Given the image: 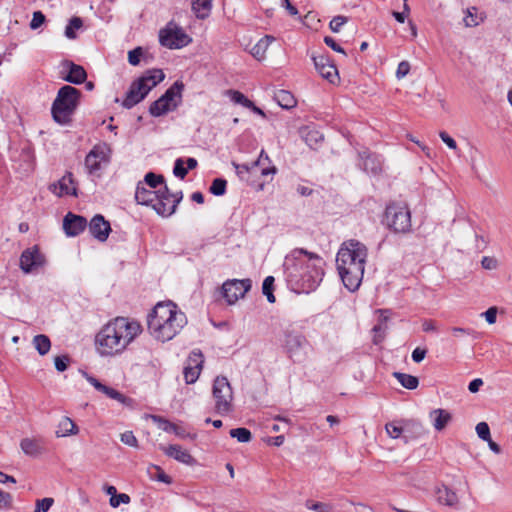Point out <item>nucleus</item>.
Masks as SVG:
<instances>
[{"label": "nucleus", "instance_id": "obj_5", "mask_svg": "<svg viewBox=\"0 0 512 512\" xmlns=\"http://www.w3.org/2000/svg\"><path fill=\"white\" fill-rule=\"evenodd\" d=\"M165 75L161 69H150L130 85L122 102L123 107L130 109L140 103Z\"/></svg>", "mask_w": 512, "mask_h": 512}, {"label": "nucleus", "instance_id": "obj_27", "mask_svg": "<svg viewBox=\"0 0 512 512\" xmlns=\"http://www.w3.org/2000/svg\"><path fill=\"white\" fill-rule=\"evenodd\" d=\"M190 361H193L194 366L189 364L188 366H186L184 368V371H183L184 379L187 384H193L197 381V379L200 375V371L202 368V362H203L202 360L193 359L192 357H190Z\"/></svg>", "mask_w": 512, "mask_h": 512}, {"label": "nucleus", "instance_id": "obj_20", "mask_svg": "<svg viewBox=\"0 0 512 512\" xmlns=\"http://www.w3.org/2000/svg\"><path fill=\"white\" fill-rule=\"evenodd\" d=\"M63 67L68 70L67 75L62 77L64 81L75 85L85 82L87 73L81 65L75 64L72 61H65Z\"/></svg>", "mask_w": 512, "mask_h": 512}, {"label": "nucleus", "instance_id": "obj_33", "mask_svg": "<svg viewBox=\"0 0 512 512\" xmlns=\"http://www.w3.org/2000/svg\"><path fill=\"white\" fill-rule=\"evenodd\" d=\"M393 376L406 389L414 390L419 385V380L416 376L406 374V373H401V372H394Z\"/></svg>", "mask_w": 512, "mask_h": 512}, {"label": "nucleus", "instance_id": "obj_51", "mask_svg": "<svg viewBox=\"0 0 512 512\" xmlns=\"http://www.w3.org/2000/svg\"><path fill=\"white\" fill-rule=\"evenodd\" d=\"M70 358L67 355L56 356L54 358V365L57 371L64 372L69 365Z\"/></svg>", "mask_w": 512, "mask_h": 512}, {"label": "nucleus", "instance_id": "obj_54", "mask_svg": "<svg viewBox=\"0 0 512 512\" xmlns=\"http://www.w3.org/2000/svg\"><path fill=\"white\" fill-rule=\"evenodd\" d=\"M45 22V15L41 11H35L30 22L32 30L38 29Z\"/></svg>", "mask_w": 512, "mask_h": 512}, {"label": "nucleus", "instance_id": "obj_44", "mask_svg": "<svg viewBox=\"0 0 512 512\" xmlns=\"http://www.w3.org/2000/svg\"><path fill=\"white\" fill-rule=\"evenodd\" d=\"M228 94L231 96V100L234 103L240 104L246 108H248V106H252V101L248 99L243 93L235 90H229Z\"/></svg>", "mask_w": 512, "mask_h": 512}, {"label": "nucleus", "instance_id": "obj_46", "mask_svg": "<svg viewBox=\"0 0 512 512\" xmlns=\"http://www.w3.org/2000/svg\"><path fill=\"white\" fill-rule=\"evenodd\" d=\"M387 434L393 438H399L402 434L404 435V425L399 426L396 422H390L385 425Z\"/></svg>", "mask_w": 512, "mask_h": 512}, {"label": "nucleus", "instance_id": "obj_19", "mask_svg": "<svg viewBox=\"0 0 512 512\" xmlns=\"http://www.w3.org/2000/svg\"><path fill=\"white\" fill-rule=\"evenodd\" d=\"M87 226V220L82 217L69 212L63 220V229L68 236H77Z\"/></svg>", "mask_w": 512, "mask_h": 512}, {"label": "nucleus", "instance_id": "obj_25", "mask_svg": "<svg viewBox=\"0 0 512 512\" xmlns=\"http://www.w3.org/2000/svg\"><path fill=\"white\" fill-rule=\"evenodd\" d=\"M436 498L438 503L448 507L456 508L459 504V497L457 493L446 485L437 487Z\"/></svg>", "mask_w": 512, "mask_h": 512}, {"label": "nucleus", "instance_id": "obj_16", "mask_svg": "<svg viewBox=\"0 0 512 512\" xmlns=\"http://www.w3.org/2000/svg\"><path fill=\"white\" fill-rule=\"evenodd\" d=\"M312 60L317 72L330 83L338 79V70L326 55H313Z\"/></svg>", "mask_w": 512, "mask_h": 512}, {"label": "nucleus", "instance_id": "obj_38", "mask_svg": "<svg viewBox=\"0 0 512 512\" xmlns=\"http://www.w3.org/2000/svg\"><path fill=\"white\" fill-rule=\"evenodd\" d=\"M83 26V21L79 17H72L65 28V36L68 39L76 38V30H79Z\"/></svg>", "mask_w": 512, "mask_h": 512}, {"label": "nucleus", "instance_id": "obj_39", "mask_svg": "<svg viewBox=\"0 0 512 512\" xmlns=\"http://www.w3.org/2000/svg\"><path fill=\"white\" fill-rule=\"evenodd\" d=\"M233 167L241 180H248V175L255 169L253 162L250 164H238L236 162H232Z\"/></svg>", "mask_w": 512, "mask_h": 512}, {"label": "nucleus", "instance_id": "obj_43", "mask_svg": "<svg viewBox=\"0 0 512 512\" xmlns=\"http://www.w3.org/2000/svg\"><path fill=\"white\" fill-rule=\"evenodd\" d=\"M144 185L149 186L151 189L157 188L159 185L164 183V178L161 175H156L152 172H149L144 177Z\"/></svg>", "mask_w": 512, "mask_h": 512}, {"label": "nucleus", "instance_id": "obj_10", "mask_svg": "<svg viewBox=\"0 0 512 512\" xmlns=\"http://www.w3.org/2000/svg\"><path fill=\"white\" fill-rule=\"evenodd\" d=\"M191 41L185 31L172 21L159 31V42L168 49L183 48Z\"/></svg>", "mask_w": 512, "mask_h": 512}, {"label": "nucleus", "instance_id": "obj_49", "mask_svg": "<svg viewBox=\"0 0 512 512\" xmlns=\"http://www.w3.org/2000/svg\"><path fill=\"white\" fill-rule=\"evenodd\" d=\"M475 430H476L478 437L481 440L487 441V440H489V438H491L490 428L486 422H479L476 425Z\"/></svg>", "mask_w": 512, "mask_h": 512}, {"label": "nucleus", "instance_id": "obj_57", "mask_svg": "<svg viewBox=\"0 0 512 512\" xmlns=\"http://www.w3.org/2000/svg\"><path fill=\"white\" fill-rule=\"evenodd\" d=\"M410 71V64L408 61H401L399 64H398V67H397V70H396V77L398 79H402L404 78L405 76L408 75Z\"/></svg>", "mask_w": 512, "mask_h": 512}, {"label": "nucleus", "instance_id": "obj_12", "mask_svg": "<svg viewBox=\"0 0 512 512\" xmlns=\"http://www.w3.org/2000/svg\"><path fill=\"white\" fill-rule=\"evenodd\" d=\"M252 282L250 279H230L223 283L221 291L226 302L229 305L235 304L240 298L251 289Z\"/></svg>", "mask_w": 512, "mask_h": 512}, {"label": "nucleus", "instance_id": "obj_34", "mask_svg": "<svg viewBox=\"0 0 512 512\" xmlns=\"http://www.w3.org/2000/svg\"><path fill=\"white\" fill-rule=\"evenodd\" d=\"M464 14L463 22L466 27H475L483 21V18L478 14L476 7L467 8Z\"/></svg>", "mask_w": 512, "mask_h": 512}, {"label": "nucleus", "instance_id": "obj_60", "mask_svg": "<svg viewBox=\"0 0 512 512\" xmlns=\"http://www.w3.org/2000/svg\"><path fill=\"white\" fill-rule=\"evenodd\" d=\"M324 42H325V44H326L328 47H330V48H331L332 50H334L335 52L342 53V54L346 55V53H345V51L343 50V48H342L340 45H338V44L336 43V41H335L332 37H330V36H326V37L324 38Z\"/></svg>", "mask_w": 512, "mask_h": 512}, {"label": "nucleus", "instance_id": "obj_3", "mask_svg": "<svg viewBox=\"0 0 512 512\" xmlns=\"http://www.w3.org/2000/svg\"><path fill=\"white\" fill-rule=\"evenodd\" d=\"M367 247L354 239L344 242L336 256L338 273L344 286L354 291L358 289L364 275Z\"/></svg>", "mask_w": 512, "mask_h": 512}, {"label": "nucleus", "instance_id": "obj_37", "mask_svg": "<svg viewBox=\"0 0 512 512\" xmlns=\"http://www.w3.org/2000/svg\"><path fill=\"white\" fill-rule=\"evenodd\" d=\"M362 167L365 171L377 174L381 171V164L376 156L367 155L363 158Z\"/></svg>", "mask_w": 512, "mask_h": 512}, {"label": "nucleus", "instance_id": "obj_47", "mask_svg": "<svg viewBox=\"0 0 512 512\" xmlns=\"http://www.w3.org/2000/svg\"><path fill=\"white\" fill-rule=\"evenodd\" d=\"M152 419L155 423L158 424V427L166 432H174L177 433V426L168 420L160 417V416H152Z\"/></svg>", "mask_w": 512, "mask_h": 512}, {"label": "nucleus", "instance_id": "obj_4", "mask_svg": "<svg viewBox=\"0 0 512 512\" xmlns=\"http://www.w3.org/2000/svg\"><path fill=\"white\" fill-rule=\"evenodd\" d=\"M187 324L185 314L171 301L158 303L148 317V329L157 340L173 339Z\"/></svg>", "mask_w": 512, "mask_h": 512}, {"label": "nucleus", "instance_id": "obj_14", "mask_svg": "<svg viewBox=\"0 0 512 512\" xmlns=\"http://www.w3.org/2000/svg\"><path fill=\"white\" fill-rule=\"evenodd\" d=\"M84 378L100 393L104 394L106 397L113 399L125 406H130L132 404V399L126 397L124 394L119 392L118 390L109 387L103 383H101L95 377L89 375L86 372L82 373Z\"/></svg>", "mask_w": 512, "mask_h": 512}, {"label": "nucleus", "instance_id": "obj_58", "mask_svg": "<svg viewBox=\"0 0 512 512\" xmlns=\"http://www.w3.org/2000/svg\"><path fill=\"white\" fill-rule=\"evenodd\" d=\"M12 505V496L10 493L0 489V509L10 508Z\"/></svg>", "mask_w": 512, "mask_h": 512}, {"label": "nucleus", "instance_id": "obj_13", "mask_svg": "<svg viewBox=\"0 0 512 512\" xmlns=\"http://www.w3.org/2000/svg\"><path fill=\"white\" fill-rule=\"evenodd\" d=\"M182 199V192L170 193L167 186L164 185L160 188V193L156 202L153 204V209L161 216L172 215L178 203Z\"/></svg>", "mask_w": 512, "mask_h": 512}, {"label": "nucleus", "instance_id": "obj_23", "mask_svg": "<svg viewBox=\"0 0 512 512\" xmlns=\"http://www.w3.org/2000/svg\"><path fill=\"white\" fill-rule=\"evenodd\" d=\"M426 433L427 430L420 421L414 419L404 421L403 439L405 443H408L412 439L420 438Z\"/></svg>", "mask_w": 512, "mask_h": 512}, {"label": "nucleus", "instance_id": "obj_18", "mask_svg": "<svg viewBox=\"0 0 512 512\" xmlns=\"http://www.w3.org/2000/svg\"><path fill=\"white\" fill-rule=\"evenodd\" d=\"M89 231L97 240L104 242L111 231L110 223L100 214L95 215L89 223Z\"/></svg>", "mask_w": 512, "mask_h": 512}, {"label": "nucleus", "instance_id": "obj_15", "mask_svg": "<svg viewBox=\"0 0 512 512\" xmlns=\"http://www.w3.org/2000/svg\"><path fill=\"white\" fill-rule=\"evenodd\" d=\"M44 263L45 258L36 246L24 250L20 257V268L25 273L32 272L33 270L43 266Z\"/></svg>", "mask_w": 512, "mask_h": 512}, {"label": "nucleus", "instance_id": "obj_26", "mask_svg": "<svg viewBox=\"0 0 512 512\" xmlns=\"http://www.w3.org/2000/svg\"><path fill=\"white\" fill-rule=\"evenodd\" d=\"M429 418L435 430L442 431L451 421L452 416L447 410L438 408L429 413Z\"/></svg>", "mask_w": 512, "mask_h": 512}, {"label": "nucleus", "instance_id": "obj_8", "mask_svg": "<svg viewBox=\"0 0 512 512\" xmlns=\"http://www.w3.org/2000/svg\"><path fill=\"white\" fill-rule=\"evenodd\" d=\"M213 398L215 400V412L222 416L232 411L233 391L226 377L218 376L213 383Z\"/></svg>", "mask_w": 512, "mask_h": 512}, {"label": "nucleus", "instance_id": "obj_59", "mask_svg": "<svg viewBox=\"0 0 512 512\" xmlns=\"http://www.w3.org/2000/svg\"><path fill=\"white\" fill-rule=\"evenodd\" d=\"M439 136L441 138V140L450 148V149H453V150H456L457 149V143L456 141L448 135V133H446L445 131H441L439 133Z\"/></svg>", "mask_w": 512, "mask_h": 512}, {"label": "nucleus", "instance_id": "obj_36", "mask_svg": "<svg viewBox=\"0 0 512 512\" xmlns=\"http://www.w3.org/2000/svg\"><path fill=\"white\" fill-rule=\"evenodd\" d=\"M147 473L149 475V478L151 480L163 482L165 484H171L172 479L170 476H168L159 466L157 465H150L147 468Z\"/></svg>", "mask_w": 512, "mask_h": 512}, {"label": "nucleus", "instance_id": "obj_62", "mask_svg": "<svg viewBox=\"0 0 512 512\" xmlns=\"http://www.w3.org/2000/svg\"><path fill=\"white\" fill-rule=\"evenodd\" d=\"M489 324H494L497 318V308L490 307L482 314Z\"/></svg>", "mask_w": 512, "mask_h": 512}, {"label": "nucleus", "instance_id": "obj_6", "mask_svg": "<svg viewBox=\"0 0 512 512\" xmlns=\"http://www.w3.org/2000/svg\"><path fill=\"white\" fill-rule=\"evenodd\" d=\"M80 96L81 92L70 85H65L58 90L51 108L55 122L65 125L71 121V117L79 104Z\"/></svg>", "mask_w": 512, "mask_h": 512}, {"label": "nucleus", "instance_id": "obj_35", "mask_svg": "<svg viewBox=\"0 0 512 512\" xmlns=\"http://www.w3.org/2000/svg\"><path fill=\"white\" fill-rule=\"evenodd\" d=\"M33 345L41 356L46 355L51 348V341L48 336L39 334L34 336Z\"/></svg>", "mask_w": 512, "mask_h": 512}, {"label": "nucleus", "instance_id": "obj_17", "mask_svg": "<svg viewBox=\"0 0 512 512\" xmlns=\"http://www.w3.org/2000/svg\"><path fill=\"white\" fill-rule=\"evenodd\" d=\"M50 190L59 197L64 195L77 196V187L74 183L72 173H66L58 182L51 184Z\"/></svg>", "mask_w": 512, "mask_h": 512}, {"label": "nucleus", "instance_id": "obj_55", "mask_svg": "<svg viewBox=\"0 0 512 512\" xmlns=\"http://www.w3.org/2000/svg\"><path fill=\"white\" fill-rule=\"evenodd\" d=\"M142 54H143V51H142L141 47H137V48L129 51L128 52V62L133 66L138 65Z\"/></svg>", "mask_w": 512, "mask_h": 512}, {"label": "nucleus", "instance_id": "obj_45", "mask_svg": "<svg viewBox=\"0 0 512 512\" xmlns=\"http://www.w3.org/2000/svg\"><path fill=\"white\" fill-rule=\"evenodd\" d=\"M305 506L316 512H333V506L328 503L323 502H313L311 500H307Z\"/></svg>", "mask_w": 512, "mask_h": 512}, {"label": "nucleus", "instance_id": "obj_28", "mask_svg": "<svg viewBox=\"0 0 512 512\" xmlns=\"http://www.w3.org/2000/svg\"><path fill=\"white\" fill-rule=\"evenodd\" d=\"M78 433V427L69 417H63L56 430L57 437H66L69 435H76Z\"/></svg>", "mask_w": 512, "mask_h": 512}, {"label": "nucleus", "instance_id": "obj_31", "mask_svg": "<svg viewBox=\"0 0 512 512\" xmlns=\"http://www.w3.org/2000/svg\"><path fill=\"white\" fill-rule=\"evenodd\" d=\"M21 450L28 456L36 457L41 453V447L36 439L24 438L20 442Z\"/></svg>", "mask_w": 512, "mask_h": 512}, {"label": "nucleus", "instance_id": "obj_63", "mask_svg": "<svg viewBox=\"0 0 512 512\" xmlns=\"http://www.w3.org/2000/svg\"><path fill=\"white\" fill-rule=\"evenodd\" d=\"M426 349H422L420 347H417L412 352V360L416 363H420L426 356Z\"/></svg>", "mask_w": 512, "mask_h": 512}, {"label": "nucleus", "instance_id": "obj_41", "mask_svg": "<svg viewBox=\"0 0 512 512\" xmlns=\"http://www.w3.org/2000/svg\"><path fill=\"white\" fill-rule=\"evenodd\" d=\"M273 284H274V277L273 276H267L262 284V292L267 297V300L270 303L275 302V296L273 294Z\"/></svg>", "mask_w": 512, "mask_h": 512}, {"label": "nucleus", "instance_id": "obj_1", "mask_svg": "<svg viewBox=\"0 0 512 512\" xmlns=\"http://www.w3.org/2000/svg\"><path fill=\"white\" fill-rule=\"evenodd\" d=\"M324 259L303 248L292 250L285 258L284 273L290 288L298 293L315 290L324 277Z\"/></svg>", "mask_w": 512, "mask_h": 512}, {"label": "nucleus", "instance_id": "obj_50", "mask_svg": "<svg viewBox=\"0 0 512 512\" xmlns=\"http://www.w3.org/2000/svg\"><path fill=\"white\" fill-rule=\"evenodd\" d=\"M173 173H174V175L176 177H178L180 179H184L185 178V176L188 173V169L184 168V161H183V159H181V158L176 159L175 164H174V168H173Z\"/></svg>", "mask_w": 512, "mask_h": 512}, {"label": "nucleus", "instance_id": "obj_21", "mask_svg": "<svg viewBox=\"0 0 512 512\" xmlns=\"http://www.w3.org/2000/svg\"><path fill=\"white\" fill-rule=\"evenodd\" d=\"M305 343L306 338L301 333L292 330H286L284 332V347L291 357L296 354Z\"/></svg>", "mask_w": 512, "mask_h": 512}, {"label": "nucleus", "instance_id": "obj_11", "mask_svg": "<svg viewBox=\"0 0 512 512\" xmlns=\"http://www.w3.org/2000/svg\"><path fill=\"white\" fill-rule=\"evenodd\" d=\"M111 152L110 146L105 142L94 145L85 157L87 172L95 174L102 168V165H107L110 162Z\"/></svg>", "mask_w": 512, "mask_h": 512}, {"label": "nucleus", "instance_id": "obj_32", "mask_svg": "<svg viewBox=\"0 0 512 512\" xmlns=\"http://www.w3.org/2000/svg\"><path fill=\"white\" fill-rule=\"evenodd\" d=\"M278 105L284 109H291L296 106L295 97L286 90H280L275 94Z\"/></svg>", "mask_w": 512, "mask_h": 512}, {"label": "nucleus", "instance_id": "obj_9", "mask_svg": "<svg viewBox=\"0 0 512 512\" xmlns=\"http://www.w3.org/2000/svg\"><path fill=\"white\" fill-rule=\"evenodd\" d=\"M387 226L396 233H406L411 229V214L406 205L391 204L385 212Z\"/></svg>", "mask_w": 512, "mask_h": 512}, {"label": "nucleus", "instance_id": "obj_24", "mask_svg": "<svg viewBox=\"0 0 512 512\" xmlns=\"http://www.w3.org/2000/svg\"><path fill=\"white\" fill-rule=\"evenodd\" d=\"M164 452L167 456L183 464L192 466L196 463V460L192 457V455L186 449H183L180 445H169L164 449Z\"/></svg>", "mask_w": 512, "mask_h": 512}, {"label": "nucleus", "instance_id": "obj_2", "mask_svg": "<svg viewBox=\"0 0 512 512\" xmlns=\"http://www.w3.org/2000/svg\"><path fill=\"white\" fill-rule=\"evenodd\" d=\"M142 332L139 322L116 317L96 334L95 345L100 355L112 356L123 352Z\"/></svg>", "mask_w": 512, "mask_h": 512}, {"label": "nucleus", "instance_id": "obj_64", "mask_svg": "<svg viewBox=\"0 0 512 512\" xmlns=\"http://www.w3.org/2000/svg\"><path fill=\"white\" fill-rule=\"evenodd\" d=\"M422 329L424 332H436L437 325L433 320H424L422 323Z\"/></svg>", "mask_w": 512, "mask_h": 512}, {"label": "nucleus", "instance_id": "obj_40", "mask_svg": "<svg viewBox=\"0 0 512 512\" xmlns=\"http://www.w3.org/2000/svg\"><path fill=\"white\" fill-rule=\"evenodd\" d=\"M229 434L232 438H236L241 443H247L252 438V434L247 428L231 429Z\"/></svg>", "mask_w": 512, "mask_h": 512}, {"label": "nucleus", "instance_id": "obj_30", "mask_svg": "<svg viewBox=\"0 0 512 512\" xmlns=\"http://www.w3.org/2000/svg\"><path fill=\"white\" fill-rule=\"evenodd\" d=\"M274 41L272 36H264L261 38L251 49V54L257 60H261L264 58L265 53L269 47V45Z\"/></svg>", "mask_w": 512, "mask_h": 512}, {"label": "nucleus", "instance_id": "obj_52", "mask_svg": "<svg viewBox=\"0 0 512 512\" xmlns=\"http://www.w3.org/2000/svg\"><path fill=\"white\" fill-rule=\"evenodd\" d=\"M120 440L122 443L130 447L138 446V440L132 431H125L124 433H122L120 436Z\"/></svg>", "mask_w": 512, "mask_h": 512}, {"label": "nucleus", "instance_id": "obj_7", "mask_svg": "<svg viewBox=\"0 0 512 512\" xmlns=\"http://www.w3.org/2000/svg\"><path fill=\"white\" fill-rule=\"evenodd\" d=\"M183 89L184 84L180 81H176L159 99L150 105V114L154 117H160L175 110L182 100Z\"/></svg>", "mask_w": 512, "mask_h": 512}, {"label": "nucleus", "instance_id": "obj_56", "mask_svg": "<svg viewBox=\"0 0 512 512\" xmlns=\"http://www.w3.org/2000/svg\"><path fill=\"white\" fill-rule=\"evenodd\" d=\"M347 22V18L344 16H335L329 24L330 29L338 33L341 29V27Z\"/></svg>", "mask_w": 512, "mask_h": 512}, {"label": "nucleus", "instance_id": "obj_53", "mask_svg": "<svg viewBox=\"0 0 512 512\" xmlns=\"http://www.w3.org/2000/svg\"><path fill=\"white\" fill-rule=\"evenodd\" d=\"M109 502H110V505L113 508H116L120 504H128V503H130V496L125 494V493L116 494V496L110 498Z\"/></svg>", "mask_w": 512, "mask_h": 512}, {"label": "nucleus", "instance_id": "obj_42", "mask_svg": "<svg viewBox=\"0 0 512 512\" xmlns=\"http://www.w3.org/2000/svg\"><path fill=\"white\" fill-rule=\"evenodd\" d=\"M227 181L223 178H216L213 180L209 191L215 196H222L226 192Z\"/></svg>", "mask_w": 512, "mask_h": 512}, {"label": "nucleus", "instance_id": "obj_29", "mask_svg": "<svg viewBox=\"0 0 512 512\" xmlns=\"http://www.w3.org/2000/svg\"><path fill=\"white\" fill-rule=\"evenodd\" d=\"M213 0H193L192 11L198 19H205L209 16L212 9Z\"/></svg>", "mask_w": 512, "mask_h": 512}, {"label": "nucleus", "instance_id": "obj_22", "mask_svg": "<svg viewBox=\"0 0 512 512\" xmlns=\"http://www.w3.org/2000/svg\"><path fill=\"white\" fill-rule=\"evenodd\" d=\"M160 188L153 191L151 188H146L142 182H139L135 192V199L141 205L152 206L156 202Z\"/></svg>", "mask_w": 512, "mask_h": 512}, {"label": "nucleus", "instance_id": "obj_48", "mask_svg": "<svg viewBox=\"0 0 512 512\" xmlns=\"http://www.w3.org/2000/svg\"><path fill=\"white\" fill-rule=\"evenodd\" d=\"M53 504H54V499L51 497L38 499L36 501V507H35L34 512H48Z\"/></svg>", "mask_w": 512, "mask_h": 512}, {"label": "nucleus", "instance_id": "obj_61", "mask_svg": "<svg viewBox=\"0 0 512 512\" xmlns=\"http://www.w3.org/2000/svg\"><path fill=\"white\" fill-rule=\"evenodd\" d=\"M266 164H270V158L264 150H261L260 155L256 161H253V165L256 167H264Z\"/></svg>", "mask_w": 512, "mask_h": 512}]
</instances>
